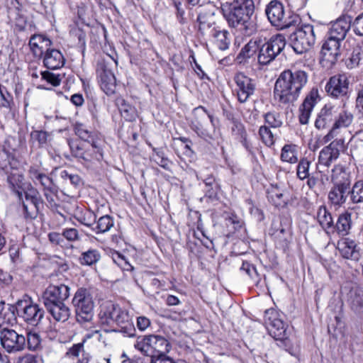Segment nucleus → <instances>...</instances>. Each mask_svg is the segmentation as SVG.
<instances>
[{
    "instance_id": "obj_29",
    "label": "nucleus",
    "mask_w": 363,
    "mask_h": 363,
    "mask_svg": "<svg viewBox=\"0 0 363 363\" xmlns=\"http://www.w3.org/2000/svg\"><path fill=\"white\" fill-rule=\"evenodd\" d=\"M352 224V213L345 211L338 216L332 232H336L339 236H347L350 233Z\"/></svg>"
},
{
    "instance_id": "obj_8",
    "label": "nucleus",
    "mask_w": 363,
    "mask_h": 363,
    "mask_svg": "<svg viewBox=\"0 0 363 363\" xmlns=\"http://www.w3.org/2000/svg\"><path fill=\"white\" fill-rule=\"evenodd\" d=\"M113 64L117 62L110 55L101 57L96 63V72L101 89L106 95L113 94L116 88V79L112 71Z\"/></svg>"
},
{
    "instance_id": "obj_63",
    "label": "nucleus",
    "mask_w": 363,
    "mask_h": 363,
    "mask_svg": "<svg viewBox=\"0 0 363 363\" xmlns=\"http://www.w3.org/2000/svg\"><path fill=\"white\" fill-rule=\"evenodd\" d=\"M164 353L150 358V363H179L176 362L172 357Z\"/></svg>"
},
{
    "instance_id": "obj_54",
    "label": "nucleus",
    "mask_w": 363,
    "mask_h": 363,
    "mask_svg": "<svg viewBox=\"0 0 363 363\" xmlns=\"http://www.w3.org/2000/svg\"><path fill=\"white\" fill-rule=\"evenodd\" d=\"M213 36L216 39V43L218 48L221 50L227 49V30H216Z\"/></svg>"
},
{
    "instance_id": "obj_53",
    "label": "nucleus",
    "mask_w": 363,
    "mask_h": 363,
    "mask_svg": "<svg viewBox=\"0 0 363 363\" xmlns=\"http://www.w3.org/2000/svg\"><path fill=\"white\" fill-rule=\"evenodd\" d=\"M40 345V335L35 333H28L26 337V347L30 350H35Z\"/></svg>"
},
{
    "instance_id": "obj_39",
    "label": "nucleus",
    "mask_w": 363,
    "mask_h": 363,
    "mask_svg": "<svg viewBox=\"0 0 363 363\" xmlns=\"http://www.w3.org/2000/svg\"><path fill=\"white\" fill-rule=\"evenodd\" d=\"M233 225L234 231L232 232L235 236L239 239L244 238L245 236V228L243 226V220L238 215L233 212H228V223Z\"/></svg>"
},
{
    "instance_id": "obj_21",
    "label": "nucleus",
    "mask_w": 363,
    "mask_h": 363,
    "mask_svg": "<svg viewBox=\"0 0 363 363\" xmlns=\"http://www.w3.org/2000/svg\"><path fill=\"white\" fill-rule=\"evenodd\" d=\"M234 81L238 87L236 89L238 99L239 101L244 103L253 94L255 85L252 84V79L243 73L236 74Z\"/></svg>"
},
{
    "instance_id": "obj_13",
    "label": "nucleus",
    "mask_w": 363,
    "mask_h": 363,
    "mask_svg": "<svg viewBox=\"0 0 363 363\" xmlns=\"http://www.w3.org/2000/svg\"><path fill=\"white\" fill-rule=\"evenodd\" d=\"M264 320L269 335L274 339L281 341L286 339L285 324L279 318V314L274 309L270 308L265 311Z\"/></svg>"
},
{
    "instance_id": "obj_33",
    "label": "nucleus",
    "mask_w": 363,
    "mask_h": 363,
    "mask_svg": "<svg viewBox=\"0 0 363 363\" xmlns=\"http://www.w3.org/2000/svg\"><path fill=\"white\" fill-rule=\"evenodd\" d=\"M262 41L257 39H251L240 50L236 57V62L239 64L245 62L253 57L259 49Z\"/></svg>"
},
{
    "instance_id": "obj_28",
    "label": "nucleus",
    "mask_w": 363,
    "mask_h": 363,
    "mask_svg": "<svg viewBox=\"0 0 363 363\" xmlns=\"http://www.w3.org/2000/svg\"><path fill=\"white\" fill-rule=\"evenodd\" d=\"M350 27L351 21L350 17L344 16L338 18L331 25L327 34L335 37L337 39L344 40Z\"/></svg>"
},
{
    "instance_id": "obj_26",
    "label": "nucleus",
    "mask_w": 363,
    "mask_h": 363,
    "mask_svg": "<svg viewBox=\"0 0 363 363\" xmlns=\"http://www.w3.org/2000/svg\"><path fill=\"white\" fill-rule=\"evenodd\" d=\"M65 59L62 52L57 49L48 48L44 53L43 65L49 69H57L64 66Z\"/></svg>"
},
{
    "instance_id": "obj_10",
    "label": "nucleus",
    "mask_w": 363,
    "mask_h": 363,
    "mask_svg": "<svg viewBox=\"0 0 363 363\" xmlns=\"http://www.w3.org/2000/svg\"><path fill=\"white\" fill-rule=\"evenodd\" d=\"M286 46L285 37L281 34L273 35L267 42L261 45L257 55V60L260 65H266L273 61Z\"/></svg>"
},
{
    "instance_id": "obj_32",
    "label": "nucleus",
    "mask_w": 363,
    "mask_h": 363,
    "mask_svg": "<svg viewBox=\"0 0 363 363\" xmlns=\"http://www.w3.org/2000/svg\"><path fill=\"white\" fill-rule=\"evenodd\" d=\"M32 179L34 182L37 181L43 187V193L50 191L51 194H57L58 192V187L54 183L52 178L44 173L40 172L36 169L30 170Z\"/></svg>"
},
{
    "instance_id": "obj_6",
    "label": "nucleus",
    "mask_w": 363,
    "mask_h": 363,
    "mask_svg": "<svg viewBox=\"0 0 363 363\" xmlns=\"http://www.w3.org/2000/svg\"><path fill=\"white\" fill-rule=\"evenodd\" d=\"M265 14L270 24L278 30L295 26L298 22V17L286 11L284 4L278 0H272L266 6Z\"/></svg>"
},
{
    "instance_id": "obj_22",
    "label": "nucleus",
    "mask_w": 363,
    "mask_h": 363,
    "mask_svg": "<svg viewBox=\"0 0 363 363\" xmlns=\"http://www.w3.org/2000/svg\"><path fill=\"white\" fill-rule=\"evenodd\" d=\"M121 308L118 304L113 303H106L101 307L99 313L100 324L109 328H113L114 326L115 319L117 318Z\"/></svg>"
},
{
    "instance_id": "obj_47",
    "label": "nucleus",
    "mask_w": 363,
    "mask_h": 363,
    "mask_svg": "<svg viewBox=\"0 0 363 363\" xmlns=\"http://www.w3.org/2000/svg\"><path fill=\"white\" fill-rule=\"evenodd\" d=\"M214 15L213 11H205V12H200L197 17V21L199 23V30L201 33H203V30L206 26L207 28H211V26L213 23V16Z\"/></svg>"
},
{
    "instance_id": "obj_15",
    "label": "nucleus",
    "mask_w": 363,
    "mask_h": 363,
    "mask_svg": "<svg viewBox=\"0 0 363 363\" xmlns=\"http://www.w3.org/2000/svg\"><path fill=\"white\" fill-rule=\"evenodd\" d=\"M26 203L31 205L30 212L28 211L26 206H24V218L26 219H35L44 208V201L37 189L31 188L28 191L23 190Z\"/></svg>"
},
{
    "instance_id": "obj_17",
    "label": "nucleus",
    "mask_w": 363,
    "mask_h": 363,
    "mask_svg": "<svg viewBox=\"0 0 363 363\" xmlns=\"http://www.w3.org/2000/svg\"><path fill=\"white\" fill-rule=\"evenodd\" d=\"M327 94L334 98L345 96L349 89V80L345 74H337L330 78L325 86Z\"/></svg>"
},
{
    "instance_id": "obj_62",
    "label": "nucleus",
    "mask_w": 363,
    "mask_h": 363,
    "mask_svg": "<svg viewBox=\"0 0 363 363\" xmlns=\"http://www.w3.org/2000/svg\"><path fill=\"white\" fill-rule=\"evenodd\" d=\"M353 30L357 35H363V13L359 15L352 24Z\"/></svg>"
},
{
    "instance_id": "obj_58",
    "label": "nucleus",
    "mask_w": 363,
    "mask_h": 363,
    "mask_svg": "<svg viewBox=\"0 0 363 363\" xmlns=\"http://www.w3.org/2000/svg\"><path fill=\"white\" fill-rule=\"evenodd\" d=\"M62 235L69 242H74L80 240L78 230L73 228L63 229Z\"/></svg>"
},
{
    "instance_id": "obj_30",
    "label": "nucleus",
    "mask_w": 363,
    "mask_h": 363,
    "mask_svg": "<svg viewBox=\"0 0 363 363\" xmlns=\"http://www.w3.org/2000/svg\"><path fill=\"white\" fill-rule=\"evenodd\" d=\"M4 174L6 175V181L11 189L15 193L20 201H23V192L24 189L22 188V185L23 176L19 173L18 168L11 169L9 173Z\"/></svg>"
},
{
    "instance_id": "obj_38",
    "label": "nucleus",
    "mask_w": 363,
    "mask_h": 363,
    "mask_svg": "<svg viewBox=\"0 0 363 363\" xmlns=\"http://www.w3.org/2000/svg\"><path fill=\"white\" fill-rule=\"evenodd\" d=\"M101 258V255L98 250L90 248L81 253L79 257V262L82 266L92 267L96 265Z\"/></svg>"
},
{
    "instance_id": "obj_57",
    "label": "nucleus",
    "mask_w": 363,
    "mask_h": 363,
    "mask_svg": "<svg viewBox=\"0 0 363 363\" xmlns=\"http://www.w3.org/2000/svg\"><path fill=\"white\" fill-rule=\"evenodd\" d=\"M233 28L235 29V31L233 32V34L235 36L233 46L236 48H238L244 43V41L246 40L247 37H249L251 35H245L244 32L240 30L238 27Z\"/></svg>"
},
{
    "instance_id": "obj_2",
    "label": "nucleus",
    "mask_w": 363,
    "mask_h": 363,
    "mask_svg": "<svg viewBox=\"0 0 363 363\" xmlns=\"http://www.w3.org/2000/svg\"><path fill=\"white\" fill-rule=\"evenodd\" d=\"M308 82L307 73L301 69H286L277 78L274 89L276 99L282 104H293Z\"/></svg>"
},
{
    "instance_id": "obj_60",
    "label": "nucleus",
    "mask_w": 363,
    "mask_h": 363,
    "mask_svg": "<svg viewBox=\"0 0 363 363\" xmlns=\"http://www.w3.org/2000/svg\"><path fill=\"white\" fill-rule=\"evenodd\" d=\"M72 33L78 39V45L82 49L86 47V33L81 28H77L72 30Z\"/></svg>"
},
{
    "instance_id": "obj_3",
    "label": "nucleus",
    "mask_w": 363,
    "mask_h": 363,
    "mask_svg": "<svg viewBox=\"0 0 363 363\" xmlns=\"http://www.w3.org/2000/svg\"><path fill=\"white\" fill-rule=\"evenodd\" d=\"M70 295V288L64 284L50 285L42 295L43 303L47 311L56 321L65 322L71 314L65 301Z\"/></svg>"
},
{
    "instance_id": "obj_50",
    "label": "nucleus",
    "mask_w": 363,
    "mask_h": 363,
    "mask_svg": "<svg viewBox=\"0 0 363 363\" xmlns=\"http://www.w3.org/2000/svg\"><path fill=\"white\" fill-rule=\"evenodd\" d=\"M76 219L79 223L89 228L92 232L94 221L96 220V216L93 212L89 211L77 216Z\"/></svg>"
},
{
    "instance_id": "obj_52",
    "label": "nucleus",
    "mask_w": 363,
    "mask_h": 363,
    "mask_svg": "<svg viewBox=\"0 0 363 363\" xmlns=\"http://www.w3.org/2000/svg\"><path fill=\"white\" fill-rule=\"evenodd\" d=\"M259 135L262 142L267 146L269 147L274 143V135L268 127L265 125L261 126L259 130Z\"/></svg>"
},
{
    "instance_id": "obj_5",
    "label": "nucleus",
    "mask_w": 363,
    "mask_h": 363,
    "mask_svg": "<svg viewBox=\"0 0 363 363\" xmlns=\"http://www.w3.org/2000/svg\"><path fill=\"white\" fill-rule=\"evenodd\" d=\"M135 347L145 356L152 358L169 353L172 350V345L164 336L151 334L138 337Z\"/></svg>"
},
{
    "instance_id": "obj_24",
    "label": "nucleus",
    "mask_w": 363,
    "mask_h": 363,
    "mask_svg": "<svg viewBox=\"0 0 363 363\" xmlns=\"http://www.w3.org/2000/svg\"><path fill=\"white\" fill-rule=\"evenodd\" d=\"M338 249L341 255L345 259L358 260L360 257L358 244L350 238H343L339 242Z\"/></svg>"
},
{
    "instance_id": "obj_61",
    "label": "nucleus",
    "mask_w": 363,
    "mask_h": 363,
    "mask_svg": "<svg viewBox=\"0 0 363 363\" xmlns=\"http://www.w3.org/2000/svg\"><path fill=\"white\" fill-rule=\"evenodd\" d=\"M355 107L358 112L363 116V84L357 88Z\"/></svg>"
},
{
    "instance_id": "obj_20",
    "label": "nucleus",
    "mask_w": 363,
    "mask_h": 363,
    "mask_svg": "<svg viewBox=\"0 0 363 363\" xmlns=\"http://www.w3.org/2000/svg\"><path fill=\"white\" fill-rule=\"evenodd\" d=\"M318 101H320L318 90L313 87L306 95L299 108L300 115L298 118L301 124L306 125L308 123L311 112Z\"/></svg>"
},
{
    "instance_id": "obj_40",
    "label": "nucleus",
    "mask_w": 363,
    "mask_h": 363,
    "mask_svg": "<svg viewBox=\"0 0 363 363\" xmlns=\"http://www.w3.org/2000/svg\"><path fill=\"white\" fill-rule=\"evenodd\" d=\"M113 219L108 215L100 217L98 220L94 221L92 232L96 234L108 232L113 226Z\"/></svg>"
},
{
    "instance_id": "obj_37",
    "label": "nucleus",
    "mask_w": 363,
    "mask_h": 363,
    "mask_svg": "<svg viewBox=\"0 0 363 363\" xmlns=\"http://www.w3.org/2000/svg\"><path fill=\"white\" fill-rule=\"evenodd\" d=\"M232 137L240 142L245 147L247 145V133L244 125L240 121L233 118L230 121Z\"/></svg>"
},
{
    "instance_id": "obj_27",
    "label": "nucleus",
    "mask_w": 363,
    "mask_h": 363,
    "mask_svg": "<svg viewBox=\"0 0 363 363\" xmlns=\"http://www.w3.org/2000/svg\"><path fill=\"white\" fill-rule=\"evenodd\" d=\"M331 172L330 177L333 186L350 188L351 176L344 166L336 164Z\"/></svg>"
},
{
    "instance_id": "obj_23",
    "label": "nucleus",
    "mask_w": 363,
    "mask_h": 363,
    "mask_svg": "<svg viewBox=\"0 0 363 363\" xmlns=\"http://www.w3.org/2000/svg\"><path fill=\"white\" fill-rule=\"evenodd\" d=\"M349 187L333 186L328 194V203L335 208L342 207L346 203L349 194Z\"/></svg>"
},
{
    "instance_id": "obj_11",
    "label": "nucleus",
    "mask_w": 363,
    "mask_h": 363,
    "mask_svg": "<svg viewBox=\"0 0 363 363\" xmlns=\"http://www.w3.org/2000/svg\"><path fill=\"white\" fill-rule=\"evenodd\" d=\"M344 143L343 139L337 138L320 150L316 164V169L318 172H325V168L328 169L334 161L338 159L340 151L344 147Z\"/></svg>"
},
{
    "instance_id": "obj_1",
    "label": "nucleus",
    "mask_w": 363,
    "mask_h": 363,
    "mask_svg": "<svg viewBox=\"0 0 363 363\" xmlns=\"http://www.w3.org/2000/svg\"><path fill=\"white\" fill-rule=\"evenodd\" d=\"M74 131L84 143L77 138H67V143L72 155L84 162L103 160L105 142L102 136L80 123H75Z\"/></svg>"
},
{
    "instance_id": "obj_56",
    "label": "nucleus",
    "mask_w": 363,
    "mask_h": 363,
    "mask_svg": "<svg viewBox=\"0 0 363 363\" xmlns=\"http://www.w3.org/2000/svg\"><path fill=\"white\" fill-rule=\"evenodd\" d=\"M42 79L54 86H59L61 79L59 74H55L49 71L41 72Z\"/></svg>"
},
{
    "instance_id": "obj_18",
    "label": "nucleus",
    "mask_w": 363,
    "mask_h": 363,
    "mask_svg": "<svg viewBox=\"0 0 363 363\" xmlns=\"http://www.w3.org/2000/svg\"><path fill=\"white\" fill-rule=\"evenodd\" d=\"M342 41L326 34L321 49L323 60L327 61L331 65L335 64L340 55V45Z\"/></svg>"
},
{
    "instance_id": "obj_43",
    "label": "nucleus",
    "mask_w": 363,
    "mask_h": 363,
    "mask_svg": "<svg viewBox=\"0 0 363 363\" xmlns=\"http://www.w3.org/2000/svg\"><path fill=\"white\" fill-rule=\"evenodd\" d=\"M119 111L121 116L127 121H135L138 117L136 108L128 104L124 99L119 101Z\"/></svg>"
},
{
    "instance_id": "obj_44",
    "label": "nucleus",
    "mask_w": 363,
    "mask_h": 363,
    "mask_svg": "<svg viewBox=\"0 0 363 363\" xmlns=\"http://www.w3.org/2000/svg\"><path fill=\"white\" fill-rule=\"evenodd\" d=\"M350 201L353 204L363 203V180H358L349 189Z\"/></svg>"
},
{
    "instance_id": "obj_25",
    "label": "nucleus",
    "mask_w": 363,
    "mask_h": 363,
    "mask_svg": "<svg viewBox=\"0 0 363 363\" xmlns=\"http://www.w3.org/2000/svg\"><path fill=\"white\" fill-rule=\"evenodd\" d=\"M336 116V107L335 106L325 105L318 114L315 121V126L318 130L325 129L333 122L334 123Z\"/></svg>"
},
{
    "instance_id": "obj_9",
    "label": "nucleus",
    "mask_w": 363,
    "mask_h": 363,
    "mask_svg": "<svg viewBox=\"0 0 363 363\" xmlns=\"http://www.w3.org/2000/svg\"><path fill=\"white\" fill-rule=\"evenodd\" d=\"M291 46L297 54L309 50L315 44V35L312 25L307 24L296 29L289 35Z\"/></svg>"
},
{
    "instance_id": "obj_55",
    "label": "nucleus",
    "mask_w": 363,
    "mask_h": 363,
    "mask_svg": "<svg viewBox=\"0 0 363 363\" xmlns=\"http://www.w3.org/2000/svg\"><path fill=\"white\" fill-rule=\"evenodd\" d=\"M362 54L359 48L354 49L351 55V57L347 61L346 65L348 68L352 69L359 65L362 59Z\"/></svg>"
},
{
    "instance_id": "obj_12",
    "label": "nucleus",
    "mask_w": 363,
    "mask_h": 363,
    "mask_svg": "<svg viewBox=\"0 0 363 363\" xmlns=\"http://www.w3.org/2000/svg\"><path fill=\"white\" fill-rule=\"evenodd\" d=\"M17 306L18 315L29 325H38L44 317L43 308L30 300H18Z\"/></svg>"
},
{
    "instance_id": "obj_42",
    "label": "nucleus",
    "mask_w": 363,
    "mask_h": 363,
    "mask_svg": "<svg viewBox=\"0 0 363 363\" xmlns=\"http://www.w3.org/2000/svg\"><path fill=\"white\" fill-rule=\"evenodd\" d=\"M30 141L33 143H37L40 148L46 147L51 140V134L45 130H34L30 133Z\"/></svg>"
},
{
    "instance_id": "obj_49",
    "label": "nucleus",
    "mask_w": 363,
    "mask_h": 363,
    "mask_svg": "<svg viewBox=\"0 0 363 363\" xmlns=\"http://www.w3.org/2000/svg\"><path fill=\"white\" fill-rule=\"evenodd\" d=\"M14 106V101L12 94L4 86L0 91V107L11 111Z\"/></svg>"
},
{
    "instance_id": "obj_51",
    "label": "nucleus",
    "mask_w": 363,
    "mask_h": 363,
    "mask_svg": "<svg viewBox=\"0 0 363 363\" xmlns=\"http://www.w3.org/2000/svg\"><path fill=\"white\" fill-rule=\"evenodd\" d=\"M265 122L272 128H279L283 122L281 116L277 112H269L264 115Z\"/></svg>"
},
{
    "instance_id": "obj_46",
    "label": "nucleus",
    "mask_w": 363,
    "mask_h": 363,
    "mask_svg": "<svg viewBox=\"0 0 363 363\" xmlns=\"http://www.w3.org/2000/svg\"><path fill=\"white\" fill-rule=\"evenodd\" d=\"M311 164V160L307 157L301 158L296 167V175L301 180H304L310 176L309 169Z\"/></svg>"
},
{
    "instance_id": "obj_45",
    "label": "nucleus",
    "mask_w": 363,
    "mask_h": 363,
    "mask_svg": "<svg viewBox=\"0 0 363 363\" xmlns=\"http://www.w3.org/2000/svg\"><path fill=\"white\" fill-rule=\"evenodd\" d=\"M350 302L354 311L360 312L363 309V290L360 288L352 290Z\"/></svg>"
},
{
    "instance_id": "obj_59",
    "label": "nucleus",
    "mask_w": 363,
    "mask_h": 363,
    "mask_svg": "<svg viewBox=\"0 0 363 363\" xmlns=\"http://www.w3.org/2000/svg\"><path fill=\"white\" fill-rule=\"evenodd\" d=\"M62 178L69 179L70 183L74 186L77 187L80 185L82 179L78 174H69L67 171L64 170L61 172Z\"/></svg>"
},
{
    "instance_id": "obj_48",
    "label": "nucleus",
    "mask_w": 363,
    "mask_h": 363,
    "mask_svg": "<svg viewBox=\"0 0 363 363\" xmlns=\"http://www.w3.org/2000/svg\"><path fill=\"white\" fill-rule=\"evenodd\" d=\"M111 257L114 263L120 267L123 271L132 272L134 270V267L129 263L125 257L119 252H112Z\"/></svg>"
},
{
    "instance_id": "obj_31",
    "label": "nucleus",
    "mask_w": 363,
    "mask_h": 363,
    "mask_svg": "<svg viewBox=\"0 0 363 363\" xmlns=\"http://www.w3.org/2000/svg\"><path fill=\"white\" fill-rule=\"evenodd\" d=\"M16 315H18V306L6 304L5 302H0V326L2 324L13 325L16 323Z\"/></svg>"
},
{
    "instance_id": "obj_16",
    "label": "nucleus",
    "mask_w": 363,
    "mask_h": 363,
    "mask_svg": "<svg viewBox=\"0 0 363 363\" xmlns=\"http://www.w3.org/2000/svg\"><path fill=\"white\" fill-rule=\"evenodd\" d=\"M353 114L351 112L346 110L338 112L336 107L335 118L330 130L323 138L325 143H328L337 137L340 133L342 128L349 127L353 121Z\"/></svg>"
},
{
    "instance_id": "obj_14",
    "label": "nucleus",
    "mask_w": 363,
    "mask_h": 363,
    "mask_svg": "<svg viewBox=\"0 0 363 363\" xmlns=\"http://www.w3.org/2000/svg\"><path fill=\"white\" fill-rule=\"evenodd\" d=\"M2 347L9 353L22 351L26 348V337L12 329L3 328L0 332Z\"/></svg>"
},
{
    "instance_id": "obj_7",
    "label": "nucleus",
    "mask_w": 363,
    "mask_h": 363,
    "mask_svg": "<svg viewBox=\"0 0 363 363\" xmlns=\"http://www.w3.org/2000/svg\"><path fill=\"white\" fill-rule=\"evenodd\" d=\"M77 320L79 323H86L92 320L94 316V302L89 291L85 288H79L72 298Z\"/></svg>"
},
{
    "instance_id": "obj_35",
    "label": "nucleus",
    "mask_w": 363,
    "mask_h": 363,
    "mask_svg": "<svg viewBox=\"0 0 363 363\" xmlns=\"http://www.w3.org/2000/svg\"><path fill=\"white\" fill-rule=\"evenodd\" d=\"M19 162L13 155L5 148L0 150V171L3 173H9L11 169L18 168Z\"/></svg>"
},
{
    "instance_id": "obj_41",
    "label": "nucleus",
    "mask_w": 363,
    "mask_h": 363,
    "mask_svg": "<svg viewBox=\"0 0 363 363\" xmlns=\"http://www.w3.org/2000/svg\"><path fill=\"white\" fill-rule=\"evenodd\" d=\"M281 160L290 164H295L298 162L297 147L295 145L287 144L284 145L281 152Z\"/></svg>"
},
{
    "instance_id": "obj_4",
    "label": "nucleus",
    "mask_w": 363,
    "mask_h": 363,
    "mask_svg": "<svg viewBox=\"0 0 363 363\" xmlns=\"http://www.w3.org/2000/svg\"><path fill=\"white\" fill-rule=\"evenodd\" d=\"M254 10L252 0L228 1V26L238 27L245 35H252L257 30L251 19Z\"/></svg>"
},
{
    "instance_id": "obj_64",
    "label": "nucleus",
    "mask_w": 363,
    "mask_h": 363,
    "mask_svg": "<svg viewBox=\"0 0 363 363\" xmlns=\"http://www.w3.org/2000/svg\"><path fill=\"white\" fill-rule=\"evenodd\" d=\"M18 363H43V360L40 356L26 354L19 358Z\"/></svg>"
},
{
    "instance_id": "obj_34",
    "label": "nucleus",
    "mask_w": 363,
    "mask_h": 363,
    "mask_svg": "<svg viewBox=\"0 0 363 363\" xmlns=\"http://www.w3.org/2000/svg\"><path fill=\"white\" fill-rule=\"evenodd\" d=\"M317 220L323 230L329 234L334 228V221L331 213L325 206H320L317 212Z\"/></svg>"
},
{
    "instance_id": "obj_19",
    "label": "nucleus",
    "mask_w": 363,
    "mask_h": 363,
    "mask_svg": "<svg viewBox=\"0 0 363 363\" xmlns=\"http://www.w3.org/2000/svg\"><path fill=\"white\" fill-rule=\"evenodd\" d=\"M105 332H118L123 333L127 337H133L135 335V328L134 324L130 318L128 313L121 309L117 318L114 321L113 328H104Z\"/></svg>"
},
{
    "instance_id": "obj_36",
    "label": "nucleus",
    "mask_w": 363,
    "mask_h": 363,
    "mask_svg": "<svg viewBox=\"0 0 363 363\" xmlns=\"http://www.w3.org/2000/svg\"><path fill=\"white\" fill-rule=\"evenodd\" d=\"M198 179L203 181V186L202 190L205 193V196L211 199L217 198L218 192L219 190V186L216 181L215 178L212 175H209L204 179L197 175Z\"/></svg>"
}]
</instances>
